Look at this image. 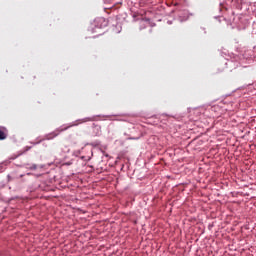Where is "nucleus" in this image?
I'll use <instances>...</instances> for the list:
<instances>
[{
    "label": "nucleus",
    "instance_id": "obj_1",
    "mask_svg": "<svg viewBox=\"0 0 256 256\" xmlns=\"http://www.w3.org/2000/svg\"><path fill=\"white\" fill-rule=\"evenodd\" d=\"M7 139V128H0V141H5Z\"/></svg>",
    "mask_w": 256,
    "mask_h": 256
},
{
    "label": "nucleus",
    "instance_id": "obj_2",
    "mask_svg": "<svg viewBox=\"0 0 256 256\" xmlns=\"http://www.w3.org/2000/svg\"><path fill=\"white\" fill-rule=\"evenodd\" d=\"M87 121H92V119H91V118H84V119L82 120V123H87Z\"/></svg>",
    "mask_w": 256,
    "mask_h": 256
},
{
    "label": "nucleus",
    "instance_id": "obj_3",
    "mask_svg": "<svg viewBox=\"0 0 256 256\" xmlns=\"http://www.w3.org/2000/svg\"><path fill=\"white\" fill-rule=\"evenodd\" d=\"M31 169H37V166H36V165H34V166H32V167H31Z\"/></svg>",
    "mask_w": 256,
    "mask_h": 256
}]
</instances>
